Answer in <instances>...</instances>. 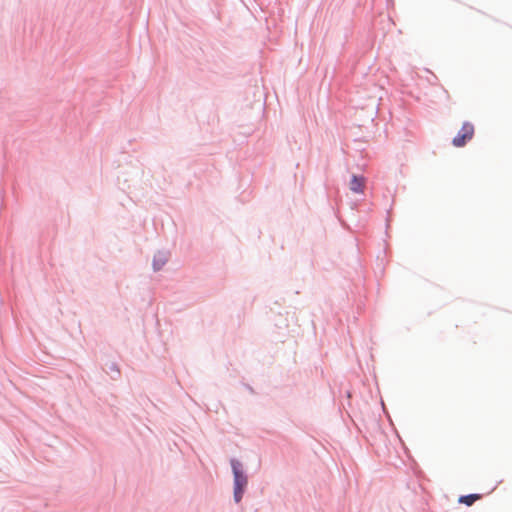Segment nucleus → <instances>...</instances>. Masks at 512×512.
Segmentation results:
<instances>
[{
	"label": "nucleus",
	"instance_id": "f257e3e1",
	"mask_svg": "<svg viewBox=\"0 0 512 512\" xmlns=\"http://www.w3.org/2000/svg\"><path fill=\"white\" fill-rule=\"evenodd\" d=\"M474 126L469 122H464L458 134L453 138L452 144L455 147H463L473 138Z\"/></svg>",
	"mask_w": 512,
	"mask_h": 512
},
{
	"label": "nucleus",
	"instance_id": "f03ea898",
	"mask_svg": "<svg viewBox=\"0 0 512 512\" xmlns=\"http://www.w3.org/2000/svg\"><path fill=\"white\" fill-rule=\"evenodd\" d=\"M231 466L234 474V488L245 490L248 480L241 469V463L233 459L231 460Z\"/></svg>",
	"mask_w": 512,
	"mask_h": 512
},
{
	"label": "nucleus",
	"instance_id": "7ed1b4c3",
	"mask_svg": "<svg viewBox=\"0 0 512 512\" xmlns=\"http://www.w3.org/2000/svg\"><path fill=\"white\" fill-rule=\"evenodd\" d=\"M365 184L366 179L363 176L353 175L349 183V189L354 193L362 194L364 192Z\"/></svg>",
	"mask_w": 512,
	"mask_h": 512
},
{
	"label": "nucleus",
	"instance_id": "20e7f679",
	"mask_svg": "<svg viewBox=\"0 0 512 512\" xmlns=\"http://www.w3.org/2000/svg\"><path fill=\"white\" fill-rule=\"evenodd\" d=\"M481 498V494H469L460 496L458 502L461 504H465L466 506H472L477 500H480Z\"/></svg>",
	"mask_w": 512,
	"mask_h": 512
},
{
	"label": "nucleus",
	"instance_id": "39448f33",
	"mask_svg": "<svg viewBox=\"0 0 512 512\" xmlns=\"http://www.w3.org/2000/svg\"><path fill=\"white\" fill-rule=\"evenodd\" d=\"M167 260V256L163 253H158L157 255H155L153 260L154 270H160L161 267L167 262Z\"/></svg>",
	"mask_w": 512,
	"mask_h": 512
},
{
	"label": "nucleus",
	"instance_id": "423d86ee",
	"mask_svg": "<svg viewBox=\"0 0 512 512\" xmlns=\"http://www.w3.org/2000/svg\"><path fill=\"white\" fill-rule=\"evenodd\" d=\"M244 489L234 488V499L238 503L241 501Z\"/></svg>",
	"mask_w": 512,
	"mask_h": 512
}]
</instances>
